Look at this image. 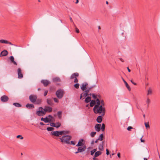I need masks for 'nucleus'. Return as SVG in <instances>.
I'll return each mask as SVG.
<instances>
[{
    "label": "nucleus",
    "mask_w": 160,
    "mask_h": 160,
    "mask_svg": "<svg viewBox=\"0 0 160 160\" xmlns=\"http://www.w3.org/2000/svg\"><path fill=\"white\" fill-rule=\"evenodd\" d=\"M70 21L71 22L73 23V24L74 25H75L74 24V23L72 20V18L71 17H70Z\"/></svg>",
    "instance_id": "56"
},
{
    "label": "nucleus",
    "mask_w": 160,
    "mask_h": 160,
    "mask_svg": "<svg viewBox=\"0 0 160 160\" xmlns=\"http://www.w3.org/2000/svg\"><path fill=\"white\" fill-rule=\"evenodd\" d=\"M117 156L118 158H120V153L118 152L117 154Z\"/></svg>",
    "instance_id": "61"
},
{
    "label": "nucleus",
    "mask_w": 160,
    "mask_h": 160,
    "mask_svg": "<svg viewBox=\"0 0 160 160\" xmlns=\"http://www.w3.org/2000/svg\"><path fill=\"white\" fill-rule=\"evenodd\" d=\"M54 128L51 127H48L47 128V130L49 131H52L54 130Z\"/></svg>",
    "instance_id": "37"
},
{
    "label": "nucleus",
    "mask_w": 160,
    "mask_h": 160,
    "mask_svg": "<svg viewBox=\"0 0 160 160\" xmlns=\"http://www.w3.org/2000/svg\"><path fill=\"white\" fill-rule=\"evenodd\" d=\"M68 144H72L73 145H75V142L73 141H71V142L69 141V143H68Z\"/></svg>",
    "instance_id": "44"
},
{
    "label": "nucleus",
    "mask_w": 160,
    "mask_h": 160,
    "mask_svg": "<svg viewBox=\"0 0 160 160\" xmlns=\"http://www.w3.org/2000/svg\"><path fill=\"white\" fill-rule=\"evenodd\" d=\"M88 96V94L84 92V93H82L80 94V99H81L83 97H85Z\"/></svg>",
    "instance_id": "21"
},
{
    "label": "nucleus",
    "mask_w": 160,
    "mask_h": 160,
    "mask_svg": "<svg viewBox=\"0 0 160 160\" xmlns=\"http://www.w3.org/2000/svg\"><path fill=\"white\" fill-rule=\"evenodd\" d=\"M96 157H95L94 156V157H93V158H92L93 160H98V158H96Z\"/></svg>",
    "instance_id": "60"
},
{
    "label": "nucleus",
    "mask_w": 160,
    "mask_h": 160,
    "mask_svg": "<svg viewBox=\"0 0 160 160\" xmlns=\"http://www.w3.org/2000/svg\"><path fill=\"white\" fill-rule=\"evenodd\" d=\"M71 138V136L69 135H64L59 138L62 142L66 144L69 143V141Z\"/></svg>",
    "instance_id": "3"
},
{
    "label": "nucleus",
    "mask_w": 160,
    "mask_h": 160,
    "mask_svg": "<svg viewBox=\"0 0 160 160\" xmlns=\"http://www.w3.org/2000/svg\"><path fill=\"white\" fill-rule=\"evenodd\" d=\"M103 142H102V143L100 144L98 147V149L100 151H102L103 149Z\"/></svg>",
    "instance_id": "22"
},
{
    "label": "nucleus",
    "mask_w": 160,
    "mask_h": 160,
    "mask_svg": "<svg viewBox=\"0 0 160 160\" xmlns=\"http://www.w3.org/2000/svg\"><path fill=\"white\" fill-rule=\"evenodd\" d=\"M79 76V73L77 72H76L73 73L70 77V79H72L75 78H76Z\"/></svg>",
    "instance_id": "17"
},
{
    "label": "nucleus",
    "mask_w": 160,
    "mask_h": 160,
    "mask_svg": "<svg viewBox=\"0 0 160 160\" xmlns=\"http://www.w3.org/2000/svg\"><path fill=\"white\" fill-rule=\"evenodd\" d=\"M53 81L54 82H60L61 80L60 78L58 77H56L53 78Z\"/></svg>",
    "instance_id": "27"
},
{
    "label": "nucleus",
    "mask_w": 160,
    "mask_h": 160,
    "mask_svg": "<svg viewBox=\"0 0 160 160\" xmlns=\"http://www.w3.org/2000/svg\"><path fill=\"white\" fill-rule=\"evenodd\" d=\"M127 69L128 70V72H131V70L129 69V68L128 67H127Z\"/></svg>",
    "instance_id": "64"
},
{
    "label": "nucleus",
    "mask_w": 160,
    "mask_h": 160,
    "mask_svg": "<svg viewBox=\"0 0 160 160\" xmlns=\"http://www.w3.org/2000/svg\"><path fill=\"white\" fill-rule=\"evenodd\" d=\"M92 97L94 99H96L97 98V96L95 95L94 94H92Z\"/></svg>",
    "instance_id": "50"
},
{
    "label": "nucleus",
    "mask_w": 160,
    "mask_h": 160,
    "mask_svg": "<svg viewBox=\"0 0 160 160\" xmlns=\"http://www.w3.org/2000/svg\"><path fill=\"white\" fill-rule=\"evenodd\" d=\"M13 105L17 107H21V105L20 104L17 102L13 103Z\"/></svg>",
    "instance_id": "33"
},
{
    "label": "nucleus",
    "mask_w": 160,
    "mask_h": 160,
    "mask_svg": "<svg viewBox=\"0 0 160 160\" xmlns=\"http://www.w3.org/2000/svg\"><path fill=\"white\" fill-rule=\"evenodd\" d=\"M91 101V98L90 96H87V97L85 98V102L87 103Z\"/></svg>",
    "instance_id": "23"
},
{
    "label": "nucleus",
    "mask_w": 160,
    "mask_h": 160,
    "mask_svg": "<svg viewBox=\"0 0 160 160\" xmlns=\"http://www.w3.org/2000/svg\"><path fill=\"white\" fill-rule=\"evenodd\" d=\"M9 100L8 97L5 95H3L1 98V101L3 102H5L8 101Z\"/></svg>",
    "instance_id": "8"
},
{
    "label": "nucleus",
    "mask_w": 160,
    "mask_h": 160,
    "mask_svg": "<svg viewBox=\"0 0 160 160\" xmlns=\"http://www.w3.org/2000/svg\"><path fill=\"white\" fill-rule=\"evenodd\" d=\"M36 114L39 116H42L46 114V113L44 108L41 107L38 108V111L36 112Z\"/></svg>",
    "instance_id": "4"
},
{
    "label": "nucleus",
    "mask_w": 160,
    "mask_h": 160,
    "mask_svg": "<svg viewBox=\"0 0 160 160\" xmlns=\"http://www.w3.org/2000/svg\"><path fill=\"white\" fill-rule=\"evenodd\" d=\"M53 99L54 101L55 102H58V99H57V98H53Z\"/></svg>",
    "instance_id": "48"
},
{
    "label": "nucleus",
    "mask_w": 160,
    "mask_h": 160,
    "mask_svg": "<svg viewBox=\"0 0 160 160\" xmlns=\"http://www.w3.org/2000/svg\"><path fill=\"white\" fill-rule=\"evenodd\" d=\"M96 134V132H92L90 133V136L92 137H93Z\"/></svg>",
    "instance_id": "38"
},
{
    "label": "nucleus",
    "mask_w": 160,
    "mask_h": 160,
    "mask_svg": "<svg viewBox=\"0 0 160 160\" xmlns=\"http://www.w3.org/2000/svg\"><path fill=\"white\" fill-rule=\"evenodd\" d=\"M109 153V152L108 150L107 149H106V154L107 155H108Z\"/></svg>",
    "instance_id": "54"
},
{
    "label": "nucleus",
    "mask_w": 160,
    "mask_h": 160,
    "mask_svg": "<svg viewBox=\"0 0 160 160\" xmlns=\"http://www.w3.org/2000/svg\"><path fill=\"white\" fill-rule=\"evenodd\" d=\"M41 120L44 121L45 123L48 122H50L51 121V119H49L47 117H46L45 118H41Z\"/></svg>",
    "instance_id": "15"
},
{
    "label": "nucleus",
    "mask_w": 160,
    "mask_h": 160,
    "mask_svg": "<svg viewBox=\"0 0 160 160\" xmlns=\"http://www.w3.org/2000/svg\"><path fill=\"white\" fill-rule=\"evenodd\" d=\"M131 82L134 85H137L136 83L134 82H133V81L132 80H131Z\"/></svg>",
    "instance_id": "59"
},
{
    "label": "nucleus",
    "mask_w": 160,
    "mask_h": 160,
    "mask_svg": "<svg viewBox=\"0 0 160 160\" xmlns=\"http://www.w3.org/2000/svg\"><path fill=\"white\" fill-rule=\"evenodd\" d=\"M143 137V136L140 139V141L141 142H145V141L144 140H143L142 139V138Z\"/></svg>",
    "instance_id": "58"
},
{
    "label": "nucleus",
    "mask_w": 160,
    "mask_h": 160,
    "mask_svg": "<svg viewBox=\"0 0 160 160\" xmlns=\"http://www.w3.org/2000/svg\"><path fill=\"white\" fill-rule=\"evenodd\" d=\"M44 109L46 113V112H50L52 111V108L48 106H45Z\"/></svg>",
    "instance_id": "11"
},
{
    "label": "nucleus",
    "mask_w": 160,
    "mask_h": 160,
    "mask_svg": "<svg viewBox=\"0 0 160 160\" xmlns=\"http://www.w3.org/2000/svg\"><path fill=\"white\" fill-rule=\"evenodd\" d=\"M7 44H9L10 45H14L15 46H17V45H14V44L12 43L11 42H9L8 41V43Z\"/></svg>",
    "instance_id": "53"
},
{
    "label": "nucleus",
    "mask_w": 160,
    "mask_h": 160,
    "mask_svg": "<svg viewBox=\"0 0 160 160\" xmlns=\"http://www.w3.org/2000/svg\"><path fill=\"white\" fill-rule=\"evenodd\" d=\"M61 126V123L59 122H57L55 123V127L58 128Z\"/></svg>",
    "instance_id": "36"
},
{
    "label": "nucleus",
    "mask_w": 160,
    "mask_h": 160,
    "mask_svg": "<svg viewBox=\"0 0 160 160\" xmlns=\"http://www.w3.org/2000/svg\"><path fill=\"white\" fill-rule=\"evenodd\" d=\"M147 95H151L152 94V89L149 88L148 90Z\"/></svg>",
    "instance_id": "28"
},
{
    "label": "nucleus",
    "mask_w": 160,
    "mask_h": 160,
    "mask_svg": "<svg viewBox=\"0 0 160 160\" xmlns=\"http://www.w3.org/2000/svg\"><path fill=\"white\" fill-rule=\"evenodd\" d=\"M40 124L41 125H45V124L42 122H40Z\"/></svg>",
    "instance_id": "62"
},
{
    "label": "nucleus",
    "mask_w": 160,
    "mask_h": 160,
    "mask_svg": "<svg viewBox=\"0 0 160 160\" xmlns=\"http://www.w3.org/2000/svg\"><path fill=\"white\" fill-rule=\"evenodd\" d=\"M48 117L49 118H50V119H52V118H53V117H52L51 115H49L48 116Z\"/></svg>",
    "instance_id": "57"
},
{
    "label": "nucleus",
    "mask_w": 160,
    "mask_h": 160,
    "mask_svg": "<svg viewBox=\"0 0 160 160\" xmlns=\"http://www.w3.org/2000/svg\"><path fill=\"white\" fill-rule=\"evenodd\" d=\"M22 71L21 68H18V74L19 78H22L23 77V74L22 73Z\"/></svg>",
    "instance_id": "13"
},
{
    "label": "nucleus",
    "mask_w": 160,
    "mask_h": 160,
    "mask_svg": "<svg viewBox=\"0 0 160 160\" xmlns=\"http://www.w3.org/2000/svg\"><path fill=\"white\" fill-rule=\"evenodd\" d=\"M48 91L46 90L44 93V94H43L44 96H46L48 93Z\"/></svg>",
    "instance_id": "51"
},
{
    "label": "nucleus",
    "mask_w": 160,
    "mask_h": 160,
    "mask_svg": "<svg viewBox=\"0 0 160 160\" xmlns=\"http://www.w3.org/2000/svg\"><path fill=\"white\" fill-rule=\"evenodd\" d=\"M96 103L95 101L94 100H92L91 101V102L90 104V106L91 107H92L94 106V105H95Z\"/></svg>",
    "instance_id": "29"
},
{
    "label": "nucleus",
    "mask_w": 160,
    "mask_h": 160,
    "mask_svg": "<svg viewBox=\"0 0 160 160\" xmlns=\"http://www.w3.org/2000/svg\"><path fill=\"white\" fill-rule=\"evenodd\" d=\"M37 98L38 96L36 95L31 94L29 96V99L32 103L35 104H40L41 103L42 100Z\"/></svg>",
    "instance_id": "2"
},
{
    "label": "nucleus",
    "mask_w": 160,
    "mask_h": 160,
    "mask_svg": "<svg viewBox=\"0 0 160 160\" xmlns=\"http://www.w3.org/2000/svg\"><path fill=\"white\" fill-rule=\"evenodd\" d=\"M101 124H96L95 126V130L97 132H99L101 130Z\"/></svg>",
    "instance_id": "16"
},
{
    "label": "nucleus",
    "mask_w": 160,
    "mask_h": 160,
    "mask_svg": "<svg viewBox=\"0 0 160 160\" xmlns=\"http://www.w3.org/2000/svg\"><path fill=\"white\" fill-rule=\"evenodd\" d=\"M9 59L11 62H12L14 64L17 65V63L16 62L14 61V58L13 56H11L10 57Z\"/></svg>",
    "instance_id": "26"
},
{
    "label": "nucleus",
    "mask_w": 160,
    "mask_h": 160,
    "mask_svg": "<svg viewBox=\"0 0 160 160\" xmlns=\"http://www.w3.org/2000/svg\"><path fill=\"white\" fill-rule=\"evenodd\" d=\"M78 80L77 78V77L75 78H74V82L75 83H78Z\"/></svg>",
    "instance_id": "49"
},
{
    "label": "nucleus",
    "mask_w": 160,
    "mask_h": 160,
    "mask_svg": "<svg viewBox=\"0 0 160 160\" xmlns=\"http://www.w3.org/2000/svg\"><path fill=\"white\" fill-rule=\"evenodd\" d=\"M62 132V135L64 134H69L70 133V131L66 130L61 131Z\"/></svg>",
    "instance_id": "32"
},
{
    "label": "nucleus",
    "mask_w": 160,
    "mask_h": 160,
    "mask_svg": "<svg viewBox=\"0 0 160 160\" xmlns=\"http://www.w3.org/2000/svg\"><path fill=\"white\" fill-rule=\"evenodd\" d=\"M50 125L52 127H55V123L54 122H51L50 123Z\"/></svg>",
    "instance_id": "46"
},
{
    "label": "nucleus",
    "mask_w": 160,
    "mask_h": 160,
    "mask_svg": "<svg viewBox=\"0 0 160 160\" xmlns=\"http://www.w3.org/2000/svg\"><path fill=\"white\" fill-rule=\"evenodd\" d=\"M90 152H91V155L92 156L93 155L94 153H95V152H94L92 150H91Z\"/></svg>",
    "instance_id": "55"
},
{
    "label": "nucleus",
    "mask_w": 160,
    "mask_h": 160,
    "mask_svg": "<svg viewBox=\"0 0 160 160\" xmlns=\"http://www.w3.org/2000/svg\"><path fill=\"white\" fill-rule=\"evenodd\" d=\"M102 154V152L100 151H98L96 152L94 154V156L95 157H97Z\"/></svg>",
    "instance_id": "31"
},
{
    "label": "nucleus",
    "mask_w": 160,
    "mask_h": 160,
    "mask_svg": "<svg viewBox=\"0 0 160 160\" xmlns=\"http://www.w3.org/2000/svg\"><path fill=\"white\" fill-rule=\"evenodd\" d=\"M41 82L43 84L45 87L47 86L50 83V81L47 80H42L41 81Z\"/></svg>",
    "instance_id": "12"
},
{
    "label": "nucleus",
    "mask_w": 160,
    "mask_h": 160,
    "mask_svg": "<svg viewBox=\"0 0 160 160\" xmlns=\"http://www.w3.org/2000/svg\"><path fill=\"white\" fill-rule=\"evenodd\" d=\"M132 129V127L131 126H129L128 127L127 129L128 131H130Z\"/></svg>",
    "instance_id": "52"
},
{
    "label": "nucleus",
    "mask_w": 160,
    "mask_h": 160,
    "mask_svg": "<svg viewBox=\"0 0 160 160\" xmlns=\"http://www.w3.org/2000/svg\"><path fill=\"white\" fill-rule=\"evenodd\" d=\"M47 102L48 104L50 106H52L53 105V101L51 99H47Z\"/></svg>",
    "instance_id": "19"
},
{
    "label": "nucleus",
    "mask_w": 160,
    "mask_h": 160,
    "mask_svg": "<svg viewBox=\"0 0 160 160\" xmlns=\"http://www.w3.org/2000/svg\"><path fill=\"white\" fill-rule=\"evenodd\" d=\"M75 27V31L77 33H79V30L78 28H77L76 27V26H75V25H74Z\"/></svg>",
    "instance_id": "45"
},
{
    "label": "nucleus",
    "mask_w": 160,
    "mask_h": 160,
    "mask_svg": "<svg viewBox=\"0 0 160 160\" xmlns=\"http://www.w3.org/2000/svg\"><path fill=\"white\" fill-rule=\"evenodd\" d=\"M51 134L52 135L56 137H61L62 135V132L61 131H52L51 132Z\"/></svg>",
    "instance_id": "6"
},
{
    "label": "nucleus",
    "mask_w": 160,
    "mask_h": 160,
    "mask_svg": "<svg viewBox=\"0 0 160 160\" xmlns=\"http://www.w3.org/2000/svg\"><path fill=\"white\" fill-rule=\"evenodd\" d=\"M0 43H6L7 44L8 43V41L1 39L0 40Z\"/></svg>",
    "instance_id": "34"
},
{
    "label": "nucleus",
    "mask_w": 160,
    "mask_h": 160,
    "mask_svg": "<svg viewBox=\"0 0 160 160\" xmlns=\"http://www.w3.org/2000/svg\"><path fill=\"white\" fill-rule=\"evenodd\" d=\"M26 107L28 109H32L33 108H34V105L28 103L26 105Z\"/></svg>",
    "instance_id": "18"
},
{
    "label": "nucleus",
    "mask_w": 160,
    "mask_h": 160,
    "mask_svg": "<svg viewBox=\"0 0 160 160\" xmlns=\"http://www.w3.org/2000/svg\"><path fill=\"white\" fill-rule=\"evenodd\" d=\"M100 102L101 104V105H102V107L104 106V102L103 100H102Z\"/></svg>",
    "instance_id": "47"
},
{
    "label": "nucleus",
    "mask_w": 160,
    "mask_h": 160,
    "mask_svg": "<svg viewBox=\"0 0 160 160\" xmlns=\"http://www.w3.org/2000/svg\"><path fill=\"white\" fill-rule=\"evenodd\" d=\"M105 128V125L104 123H103L102 124L101 128V129L102 130V131H103L104 130Z\"/></svg>",
    "instance_id": "40"
},
{
    "label": "nucleus",
    "mask_w": 160,
    "mask_h": 160,
    "mask_svg": "<svg viewBox=\"0 0 160 160\" xmlns=\"http://www.w3.org/2000/svg\"><path fill=\"white\" fill-rule=\"evenodd\" d=\"M146 102L147 104V107H148L149 106V104L150 103V100L148 97H147V98Z\"/></svg>",
    "instance_id": "35"
},
{
    "label": "nucleus",
    "mask_w": 160,
    "mask_h": 160,
    "mask_svg": "<svg viewBox=\"0 0 160 160\" xmlns=\"http://www.w3.org/2000/svg\"><path fill=\"white\" fill-rule=\"evenodd\" d=\"M103 137V135L102 134H101L98 138V140H100L101 141H102L103 140L102 138Z\"/></svg>",
    "instance_id": "39"
},
{
    "label": "nucleus",
    "mask_w": 160,
    "mask_h": 160,
    "mask_svg": "<svg viewBox=\"0 0 160 160\" xmlns=\"http://www.w3.org/2000/svg\"><path fill=\"white\" fill-rule=\"evenodd\" d=\"M123 80L125 85L126 87L127 88H128V90L129 91H130L131 90V88H130V87H129V85L128 84V83L123 79Z\"/></svg>",
    "instance_id": "25"
},
{
    "label": "nucleus",
    "mask_w": 160,
    "mask_h": 160,
    "mask_svg": "<svg viewBox=\"0 0 160 160\" xmlns=\"http://www.w3.org/2000/svg\"><path fill=\"white\" fill-rule=\"evenodd\" d=\"M62 111H59L57 112V115L58 118L60 119L62 118Z\"/></svg>",
    "instance_id": "30"
},
{
    "label": "nucleus",
    "mask_w": 160,
    "mask_h": 160,
    "mask_svg": "<svg viewBox=\"0 0 160 160\" xmlns=\"http://www.w3.org/2000/svg\"><path fill=\"white\" fill-rule=\"evenodd\" d=\"M145 125L147 128H150V126L148 123L145 122Z\"/></svg>",
    "instance_id": "42"
},
{
    "label": "nucleus",
    "mask_w": 160,
    "mask_h": 160,
    "mask_svg": "<svg viewBox=\"0 0 160 160\" xmlns=\"http://www.w3.org/2000/svg\"><path fill=\"white\" fill-rule=\"evenodd\" d=\"M79 84L78 83H76L74 85V87L76 89H78L79 88Z\"/></svg>",
    "instance_id": "41"
},
{
    "label": "nucleus",
    "mask_w": 160,
    "mask_h": 160,
    "mask_svg": "<svg viewBox=\"0 0 160 160\" xmlns=\"http://www.w3.org/2000/svg\"><path fill=\"white\" fill-rule=\"evenodd\" d=\"M88 85V84L87 82H85L82 84L81 86V88L82 91H85L87 88V86Z\"/></svg>",
    "instance_id": "10"
},
{
    "label": "nucleus",
    "mask_w": 160,
    "mask_h": 160,
    "mask_svg": "<svg viewBox=\"0 0 160 160\" xmlns=\"http://www.w3.org/2000/svg\"><path fill=\"white\" fill-rule=\"evenodd\" d=\"M17 138H20L21 139H23V137H22L21 135H18L17 136Z\"/></svg>",
    "instance_id": "43"
},
{
    "label": "nucleus",
    "mask_w": 160,
    "mask_h": 160,
    "mask_svg": "<svg viewBox=\"0 0 160 160\" xmlns=\"http://www.w3.org/2000/svg\"><path fill=\"white\" fill-rule=\"evenodd\" d=\"M103 116H102V115H101V116H98L97 118V121L98 123L101 122L102 121V117Z\"/></svg>",
    "instance_id": "20"
},
{
    "label": "nucleus",
    "mask_w": 160,
    "mask_h": 160,
    "mask_svg": "<svg viewBox=\"0 0 160 160\" xmlns=\"http://www.w3.org/2000/svg\"><path fill=\"white\" fill-rule=\"evenodd\" d=\"M64 94L63 91L61 89L57 90L56 92V95L59 99L62 98Z\"/></svg>",
    "instance_id": "5"
},
{
    "label": "nucleus",
    "mask_w": 160,
    "mask_h": 160,
    "mask_svg": "<svg viewBox=\"0 0 160 160\" xmlns=\"http://www.w3.org/2000/svg\"><path fill=\"white\" fill-rule=\"evenodd\" d=\"M8 52L6 50H4L0 53L1 57H3L7 56L8 54Z\"/></svg>",
    "instance_id": "14"
},
{
    "label": "nucleus",
    "mask_w": 160,
    "mask_h": 160,
    "mask_svg": "<svg viewBox=\"0 0 160 160\" xmlns=\"http://www.w3.org/2000/svg\"><path fill=\"white\" fill-rule=\"evenodd\" d=\"M120 61H122V62H124V60L122 58H120Z\"/></svg>",
    "instance_id": "63"
},
{
    "label": "nucleus",
    "mask_w": 160,
    "mask_h": 160,
    "mask_svg": "<svg viewBox=\"0 0 160 160\" xmlns=\"http://www.w3.org/2000/svg\"><path fill=\"white\" fill-rule=\"evenodd\" d=\"M84 144L85 141L84 139H81L79 140L78 144L76 145V147L83 146L85 145Z\"/></svg>",
    "instance_id": "7"
},
{
    "label": "nucleus",
    "mask_w": 160,
    "mask_h": 160,
    "mask_svg": "<svg viewBox=\"0 0 160 160\" xmlns=\"http://www.w3.org/2000/svg\"><path fill=\"white\" fill-rule=\"evenodd\" d=\"M97 104L95 105L93 108V110L95 113H102V116H103L105 113V108L102 107V105H100V101L99 99H96Z\"/></svg>",
    "instance_id": "1"
},
{
    "label": "nucleus",
    "mask_w": 160,
    "mask_h": 160,
    "mask_svg": "<svg viewBox=\"0 0 160 160\" xmlns=\"http://www.w3.org/2000/svg\"><path fill=\"white\" fill-rule=\"evenodd\" d=\"M95 87V85H93L91 86H90L89 87H88L87 88V89L85 91V92H87L88 93L89 92V91L92 88H94Z\"/></svg>",
    "instance_id": "24"
},
{
    "label": "nucleus",
    "mask_w": 160,
    "mask_h": 160,
    "mask_svg": "<svg viewBox=\"0 0 160 160\" xmlns=\"http://www.w3.org/2000/svg\"><path fill=\"white\" fill-rule=\"evenodd\" d=\"M79 147L78 148V152H82L84 151L86 149L87 147L86 145L83 146L78 147Z\"/></svg>",
    "instance_id": "9"
}]
</instances>
